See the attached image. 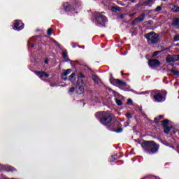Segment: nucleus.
Listing matches in <instances>:
<instances>
[{
	"mask_svg": "<svg viewBox=\"0 0 179 179\" xmlns=\"http://www.w3.org/2000/svg\"><path fill=\"white\" fill-rule=\"evenodd\" d=\"M114 9H115L116 10H120V9H118V8H114Z\"/></svg>",
	"mask_w": 179,
	"mask_h": 179,
	"instance_id": "obj_41",
	"label": "nucleus"
},
{
	"mask_svg": "<svg viewBox=\"0 0 179 179\" xmlns=\"http://www.w3.org/2000/svg\"><path fill=\"white\" fill-rule=\"evenodd\" d=\"M162 6H159L155 8V12H160V10H162Z\"/></svg>",
	"mask_w": 179,
	"mask_h": 179,
	"instance_id": "obj_24",
	"label": "nucleus"
},
{
	"mask_svg": "<svg viewBox=\"0 0 179 179\" xmlns=\"http://www.w3.org/2000/svg\"><path fill=\"white\" fill-rule=\"evenodd\" d=\"M162 124V126L164 127H168L169 126V120H165L161 122Z\"/></svg>",
	"mask_w": 179,
	"mask_h": 179,
	"instance_id": "obj_17",
	"label": "nucleus"
},
{
	"mask_svg": "<svg viewBox=\"0 0 179 179\" xmlns=\"http://www.w3.org/2000/svg\"><path fill=\"white\" fill-rule=\"evenodd\" d=\"M172 26H174L176 29L179 28V18H175L173 20Z\"/></svg>",
	"mask_w": 179,
	"mask_h": 179,
	"instance_id": "obj_14",
	"label": "nucleus"
},
{
	"mask_svg": "<svg viewBox=\"0 0 179 179\" xmlns=\"http://www.w3.org/2000/svg\"><path fill=\"white\" fill-rule=\"evenodd\" d=\"M71 72H72V69H67L64 73H62V79H64V80H66V79H67L66 76L69 75V73H71Z\"/></svg>",
	"mask_w": 179,
	"mask_h": 179,
	"instance_id": "obj_12",
	"label": "nucleus"
},
{
	"mask_svg": "<svg viewBox=\"0 0 179 179\" xmlns=\"http://www.w3.org/2000/svg\"><path fill=\"white\" fill-rule=\"evenodd\" d=\"M8 171H13V168H12V166H8Z\"/></svg>",
	"mask_w": 179,
	"mask_h": 179,
	"instance_id": "obj_35",
	"label": "nucleus"
},
{
	"mask_svg": "<svg viewBox=\"0 0 179 179\" xmlns=\"http://www.w3.org/2000/svg\"><path fill=\"white\" fill-rule=\"evenodd\" d=\"M148 64L151 68H157L160 66V62L157 59H150L148 61Z\"/></svg>",
	"mask_w": 179,
	"mask_h": 179,
	"instance_id": "obj_8",
	"label": "nucleus"
},
{
	"mask_svg": "<svg viewBox=\"0 0 179 179\" xmlns=\"http://www.w3.org/2000/svg\"><path fill=\"white\" fill-rule=\"evenodd\" d=\"M24 27V24L20 20H15L14 23V30H22Z\"/></svg>",
	"mask_w": 179,
	"mask_h": 179,
	"instance_id": "obj_9",
	"label": "nucleus"
},
{
	"mask_svg": "<svg viewBox=\"0 0 179 179\" xmlns=\"http://www.w3.org/2000/svg\"><path fill=\"white\" fill-rule=\"evenodd\" d=\"M145 14H141L134 20V22H136V23H141V22H143V20H145Z\"/></svg>",
	"mask_w": 179,
	"mask_h": 179,
	"instance_id": "obj_13",
	"label": "nucleus"
},
{
	"mask_svg": "<svg viewBox=\"0 0 179 179\" xmlns=\"http://www.w3.org/2000/svg\"><path fill=\"white\" fill-rule=\"evenodd\" d=\"M129 125V123H128V122H125V123H124V126H125V127H128Z\"/></svg>",
	"mask_w": 179,
	"mask_h": 179,
	"instance_id": "obj_37",
	"label": "nucleus"
},
{
	"mask_svg": "<svg viewBox=\"0 0 179 179\" xmlns=\"http://www.w3.org/2000/svg\"><path fill=\"white\" fill-rule=\"evenodd\" d=\"M170 129H171L170 126H165L164 127V131L165 134H169V132H170Z\"/></svg>",
	"mask_w": 179,
	"mask_h": 179,
	"instance_id": "obj_18",
	"label": "nucleus"
},
{
	"mask_svg": "<svg viewBox=\"0 0 179 179\" xmlns=\"http://www.w3.org/2000/svg\"><path fill=\"white\" fill-rule=\"evenodd\" d=\"M51 87H54V86H57V84H50Z\"/></svg>",
	"mask_w": 179,
	"mask_h": 179,
	"instance_id": "obj_36",
	"label": "nucleus"
},
{
	"mask_svg": "<svg viewBox=\"0 0 179 179\" xmlns=\"http://www.w3.org/2000/svg\"><path fill=\"white\" fill-rule=\"evenodd\" d=\"M166 61L169 64H173V62H176L179 61V55H168L166 57Z\"/></svg>",
	"mask_w": 179,
	"mask_h": 179,
	"instance_id": "obj_7",
	"label": "nucleus"
},
{
	"mask_svg": "<svg viewBox=\"0 0 179 179\" xmlns=\"http://www.w3.org/2000/svg\"><path fill=\"white\" fill-rule=\"evenodd\" d=\"M96 117H101L100 122L103 125H106V127H108L111 124V121H113V115L107 112L97 113Z\"/></svg>",
	"mask_w": 179,
	"mask_h": 179,
	"instance_id": "obj_2",
	"label": "nucleus"
},
{
	"mask_svg": "<svg viewBox=\"0 0 179 179\" xmlns=\"http://www.w3.org/2000/svg\"><path fill=\"white\" fill-rule=\"evenodd\" d=\"M126 117H127V118H131V117H132V115L129 113H127V114L126 115Z\"/></svg>",
	"mask_w": 179,
	"mask_h": 179,
	"instance_id": "obj_34",
	"label": "nucleus"
},
{
	"mask_svg": "<svg viewBox=\"0 0 179 179\" xmlns=\"http://www.w3.org/2000/svg\"><path fill=\"white\" fill-rule=\"evenodd\" d=\"M153 1L154 0H148L144 3V5H145V6H152V5H153Z\"/></svg>",
	"mask_w": 179,
	"mask_h": 179,
	"instance_id": "obj_16",
	"label": "nucleus"
},
{
	"mask_svg": "<svg viewBox=\"0 0 179 179\" xmlns=\"http://www.w3.org/2000/svg\"><path fill=\"white\" fill-rule=\"evenodd\" d=\"M73 92H75V87H72L70 88V90H69V93H73Z\"/></svg>",
	"mask_w": 179,
	"mask_h": 179,
	"instance_id": "obj_29",
	"label": "nucleus"
},
{
	"mask_svg": "<svg viewBox=\"0 0 179 179\" xmlns=\"http://www.w3.org/2000/svg\"><path fill=\"white\" fill-rule=\"evenodd\" d=\"M110 83L115 86H119V87H125V86H127V83L120 79H111Z\"/></svg>",
	"mask_w": 179,
	"mask_h": 179,
	"instance_id": "obj_6",
	"label": "nucleus"
},
{
	"mask_svg": "<svg viewBox=\"0 0 179 179\" xmlns=\"http://www.w3.org/2000/svg\"><path fill=\"white\" fill-rule=\"evenodd\" d=\"M114 132H116L117 134H121V132H122V128H119L118 129L114 130Z\"/></svg>",
	"mask_w": 179,
	"mask_h": 179,
	"instance_id": "obj_25",
	"label": "nucleus"
},
{
	"mask_svg": "<svg viewBox=\"0 0 179 179\" xmlns=\"http://www.w3.org/2000/svg\"><path fill=\"white\" fill-rule=\"evenodd\" d=\"M132 2H135V0H132Z\"/></svg>",
	"mask_w": 179,
	"mask_h": 179,
	"instance_id": "obj_42",
	"label": "nucleus"
},
{
	"mask_svg": "<svg viewBox=\"0 0 179 179\" xmlns=\"http://www.w3.org/2000/svg\"><path fill=\"white\" fill-rule=\"evenodd\" d=\"M132 103H133L132 99H128L127 100V104L132 105Z\"/></svg>",
	"mask_w": 179,
	"mask_h": 179,
	"instance_id": "obj_33",
	"label": "nucleus"
},
{
	"mask_svg": "<svg viewBox=\"0 0 179 179\" xmlns=\"http://www.w3.org/2000/svg\"><path fill=\"white\" fill-rule=\"evenodd\" d=\"M55 44H57V45H59V44H58V42H57L56 41H54Z\"/></svg>",
	"mask_w": 179,
	"mask_h": 179,
	"instance_id": "obj_39",
	"label": "nucleus"
},
{
	"mask_svg": "<svg viewBox=\"0 0 179 179\" xmlns=\"http://www.w3.org/2000/svg\"><path fill=\"white\" fill-rule=\"evenodd\" d=\"M173 40L174 41H179V36L178 35L175 36Z\"/></svg>",
	"mask_w": 179,
	"mask_h": 179,
	"instance_id": "obj_30",
	"label": "nucleus"
},
{
	"mask_svg": "<svg viewBox=\"0 0 179 179\" xmlns=\"http://www.w3.org/2000/svg\"><path fill=\"white\" fill-rule=\"evenodd\" d=\"M163 115H159L157 117H155L154 121H155V122H159V121H160V120H162V118H163Z\"/></svg>",
	"mask_w": 179,
	"mask_h": 179,
	"instance_id": "obj_21",
	"label": "nucleus"
},
{
	"mask_svg": "<svg viewBox=\"0 0 179 179\" xmlns=\"http://www.w3.org/2000/svg\"><path fill=\"white\" fill-rule=\"evenodd\" d=\"M160 51H156L153 53L152 57H156L157 55H159L160 54Z\"/></svg>",
	"mask_w": 179,
	"mask_h": 179,
	"instance_id": "obj_28",
	"label": "nucleus"
},
{
	"mask_svg": "<svg viewBox=\"0 0 179 179\" xmlns=\"http://www.w3.org/2000/svg\"><path fill=\"white\" fill-rule=\"evenodd\" d=\"M92 79L95 83H99V77H97V76H93Z\"/></svg>",
	"mask_w": 179,
	"mask_h": 179,
	"instance_id": "obj_22",
	"label": "nucleus"
},
{
	"mask_svg": "<svg viewBox=\"0 0 179 179\" xmlns=\"http://www.w3.org/2000/svg\"><path fill=\"white\" fill-rule=\"evenodd\" d=\"M144 37H145L148 44H157L159 41V35L155 32L148 33Z\"/></svg>",
	"mask_w": 179,
	"mask_h": 179,
	"instance_id": "obj_3",
	"label": "nucleus"
},
{
	"mask_svg": "<svg viewBox=\"0 0 179 179\" xmlns=\"http://www.w3.org/2000/svg\"><path fill=\"white\" fill-rule=\"evenodd\" d=\"M142 146L144 150L148 152L150 155L157 153V151L159 150V145H157L153 141H145Z\"/></svg>",
	"mask_w": 179,
	"mask_h": 179,
	"instance_id": "obj_1",
	"label": "nucleus"
},
{
	"mask_svg": "<svg viewBox=\"0 0 179 179\" xmlns=\"http://www.w3.org/2000/svg\"><path fill=\"white\" fill-rule=\"evenodd\" d=\"M172 10L176 13L179 12V7L178 6H173Z\"/></svg>",
	"mask_w": 179,
	"mask_h": 179,
	"instance_id": "obj_20",
	"label": "nucleus"
},
{
	"mask_svg": "<svg viewBox=\"0 0 179 179\" xmlns=\"http://www.w3.org/2000/svg\"><path fill=\"white\" fill-rule=\"evenodd\" d=\"M69 80L71 82H75V73H72L69 76Z\"/></svg>",
	"mask_w": 179,
	"mask_h": 179,
	"instance_id": "obj_19",
	"label": "nucleus"
},
{
	"mask_svg": "<svg viewBox=\"0 0 179 179\" xmlns=\"http://www.w3.org/2000/svg\"><path fill=\"white\" fill-rule=\"evenodd\" d=\"M140 94H149V91L141 92H140Z\"/></svg>",
	"mask_w": 179,
	"mask_h": 179,
	"instance_id": "obj_32",
	"label": "nucleus"
},
{
	"mask_svg": "<svg viewBox=\"0 0 179 179\" xmlns=\"http://www.w3.org/2000/svg\"><path fill=\"white\" fill-rule=\"evenodd\" d=\"M47 33H48V36H51V34H52V29L51 28H49V29H48Z\"/></svg>",
	"mask_w": 179,
	"mask_h": 179,
	"instance_id": "obj_26",
	"label": "nucleus"
},
{
	"mask_svg": "<svg viewBox=\"0 0 179 179\" xmlns=\"http://www.w3.org/2000/svg\"><path fill=\"white\" fill-rule=\"evenodd\" d=\"M45 64H48V60H45Z\"/></svg>",
	"mask_w": 179,
	"mask_h": 179,
	"instance_id": "obj_40",
	"label": "nucleus"
},
{
	"mask_svg": "<svg viewBox=\"0 0 179 179\" xmlns=\"http://www.w3.org/2000/svg\"><path fill=\"white\" fill-rule=\"evenodd\" d=\"M154 100L155 101H158V103H162V101H164L165 99L163 98V95L161 93H157L153 96Z\"/></svg>",
	"mask_w": 179,
	"mask_h": 179,
	"instance_id": "obj_11",
	"label": "nucleus"
},
{
	"mask_svg": "<svg viewBox=\"0 0 179 179\" xmlns=\"http://www.w3.org/2000/svg\"><path fill=\"white\" fill-rule=\"evenodd\" d=\"M35 73L38 76V78H40V79H42V80H47V78L50 76L48 73H46L44 71H35Z\"/></svg>",
	"mask_w": 179,
	"mask_h": 179,
	"instance_id": "obj_10",
	"label": "nucleus"
},
{
	"mask_svg": "<svg viewBox=\"0 0 179 179\" xmlns=\"http://www.w3.org/2000/svg\"><path fill=\"white\" fill-rule=\"evenodd\" d=\"M62 55H63V58H66V57H68L66 52H62Z\"/></svg>",
	"mask_w": 179,
	"mask_h": 179,
	"instance_id": "obj_31",
	"label": "nucleus"
},
{
	"mask_svg": "<svg viewBox=\"0 0 179 179\" xmlns=\"http://www.w3.org/2000/svg\"><path fill=\"white\" fill-rule=\"evenodd\" d=\"M101 22L102 23H106L108 22L107 17L104 15H103L102 13H95V23L96 24H99V26H101Z\"/></svg>",
	"mask_w": 179,
	"mask_h": 179,
	"instance_id": "obj_5",
	"label": "nucleus"
},
{
	"mask_svg": "<svg viewBox=\"0 0 179 179\" xmlns=\"http://www.w3.org/2000/svg\"><path fill=\"white\" fill-rule=\"evenodd\" d=\"M116 103L117 104V106H122V101L120 99H116Z\"/></svg>",
	"mask_w": 179,
	"mask_h": 179,
	"instance_id": "obj_23",
	"label": "nucleus"
},
{
	"mask_svg": "<svg viewBox=\"0 0 179 179\" xmlns=\"http://www.w3.org/2000/svg\"><path fill=\"white\" fill-rule=\"evenodd\" d=\"M171 72H172V73H173V75H175L176 76H177V75H178L179 74V72L178 71H176V70H171Z\"/></svg>",
	"mask_w": 179,
	"mask_h": 179,
	"instance_id": "obj_27",
	"label": "nucleus"
},
{
	"mask_svg": "<svg viewBox=\"0 0 179 179\" xmlns=\"http://www.w3.org/2000/svg\"><path fill=\"white\" fill-rule=\"evenodd\" d=\"M82 78H85L83 74H80V78H78L77 80V85L76 87L77 94H83L85 92V82H83V79H82Z\"/></svg>",
	"mask_w": 179,
	"mask_h": 179,
	"instance_id": "obj_4",
	"label": "nucleus"
},
{
	"mask_svg": "<svg viewBox=\"0 0 179 179\" xmlns=\"http://www.w3.org/2000/svg\"><path fill=\"white\" fill-rule=\"evenodd\" d=\"M162 1H166V0H162Z\"/></svg>",
	"mask_w": 179,
	"mask_h": 179,
	"instance_id": "obj_43",
	"label": "nucleus"
},
{
	"mask_svg": "<svg viewBox=\"0 0 179 179\" xmlns=\"http://www.w3.org/2000/svg\"><path fill=\"white\" fill-rule=\"evenodd\" d=\"M64 8L66 10V12H69L71 10V6L68 3H65L64 4Z\"/></svg>",
	"mask_w": 179,
	"mask_h": 179,
	"instance_id": "obj_15",
	"label": "nucleus"
},
{
	"mask_svg": "<svg viewBox=\"0 0 179 179\" xmlns=\"http://www.w3.org/2000/svg\"><path fill=\"white\" fill-rule=\"evenodd\" d=\"M148 23H149L150 24H152L153 23V21L150 20V21H148Z\"/></svg>",
	"mask_w": 179,
	"mask_h": 179,
	"instance_id": "obj_38",
	"label": "nucleus"
}]
</instances>
